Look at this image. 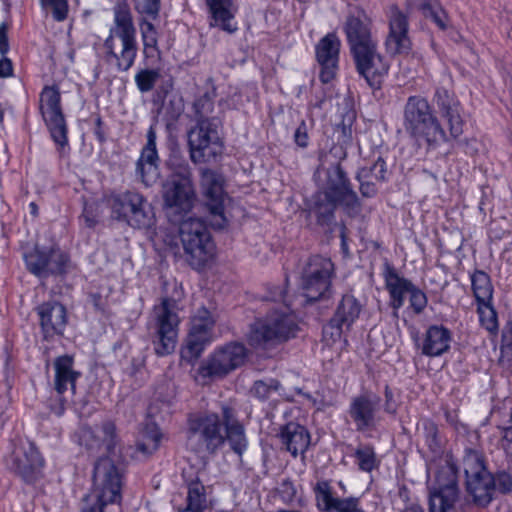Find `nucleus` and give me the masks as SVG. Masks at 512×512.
<instances>
[{
    "label": "nucleus",
    "mask_w": 512,
    "mask_h": 512,
    "mask_svg": "<svg viewBox=\"0 0 512 512\" xmlns=\"http://www.w3.org/2000/svg\"><path fill=\"white\" fill-rule=\"evenodd\" d=\"M187 446L194 452L216 454L226 443L239 457L248 446L243 424L235 411L223 406L221 414L203 413L188 419Z\"/></svg>",
    "instance_id": "nucleus-1"
},
{
    "label": "nucleus",
    "mask_w": 512,
    "mask_h": 512,
    "mask_svg": "<svg viewBox=\"0 0 512 512\" xmlns=\"http://www.w3.org/2000/svg\"><path fill=\"white\" fill-rule=\"evenodd\" d=\"M104 442L109 453L99 458L94 466V491L84 498L81 512H121L123 463L115 453L116 427L112 422L102 426Z\"/></svg>",
    "instance_id": "nucleus-2"
},
{
    "label": "nucleus",
    "mask_w": 512,
    "mask_h": 512,
    "mask_svg": "<svg viewBox=\"0 0 512 512\" xmlns=\"http://www.w3.org/2000/svg\"><path fill=\"white\" fill-rule=\"evenodd\" d=\"M175 296L162 298L159 305L154 306L152 312V345L158 356H166L174 352L178 337V301L182 292L176 290Z\"/></svg>",
    "instance_id": "nucleus-3"
},
{
    "label": "nucleus",
    "mask_w": 512,
    "mask_h": 512,
    "mask_svg": "<svg viewBox=\"0 0 512 512\" xmlns=\"http://www.w3.org/2000/svg\"><path fill=\"white\" fill-rule=\"evenodd\" d=\"M179 237L186 260L194 269L206 266L215 256V244L205 221L189 217L180 222Z\"/></svg>",
    "instance_id": "nucleus-4"
},
{
    "label": "nucleus",
    "mask_w": 512,
    "mask_h": 512,
    "mask_svg": "<svg viewBox=\"0 0 512 512\" xmlns=\"http://www.w3.org/2000/svg\"><path fill=\"white\" fill-rule=\"evenodd\" d=\"M405 130L416 139L426 141L429 146L447 140V135L428 101L421 96H410L404 106Z\"/></svg>",
    "instance_id": "nucleus-5"
},
{
    "label": "nucleus",
    "mask_w": 512,
    "mask_h": 512,
    "mask_svg": "<svg viewBox=\"0 0 512 512\" xmlns=\"http://www.w3.org/2000/svg\"><path fill=\"white\" fill-rule=\"evenodd\" d=\"M298 330L291 315L273 311L250 326L247 340L254 348L268 349L295 338Z\"/></svg>",
    "instance_id": "nucleus-6"
},
{
    "label": "nucleus",
    "mask_w": 512,
    "mask_h": 512,
    "mask_svg": "<svg viewBox=\"0 0 512 512\" xmlns=\"http://www.w3.org/2000/svg\"><path fill=\"white\" fill-rule=\"evenodd\" d=\"M348 40L357 72L370 87L380 88L389 65L377 52L376 44L370 34H348Z\"/></svg>",
    "instance_id": "nucleus-7"
},
{
    "label": "nucleus",
    "mask_w": 512,
    "mask_h": 512,
    "mask_svg": "<svg viewBox=\"0 0 512 512\" xmlns=\"http://www.w3.org/2000/svg\"><path fill=\"white\" fill-rule=\"evenodd\" d=\"M219 121H202L188 131L190 159L195 164L216 161L223 153Z\"/></svg>",
    "instance_id": "nucleus-8"
},
{
    "label": "nucleus",
    "mask_w": 512,
    "mask_h": 512,
    "mask_svg": "<svg viewBox=\"0 0 512 512\" xmlns=\"http://www.w3.org/2000/svg\"><path fill=\"white\" fill-rule=\"evenodd\" d=\"M112 215L126 221L135 228H148L154 222V215L150 204L138 192L126 191L110 198Z\"/></svg>",
    "instance_id": "nucleus-9"
},
{
    "label": "nucleus",
    "mask_w": 512,
    "mask_h": 512,
    "mask_svg": "<svg viewBox=\"0 0 512 512\" xmlns=\"http://www.w3.org/2000/svg\"><path fill=\"white\" fill-rule=\"evenodd\" d=\"M333 275L334 264L329 258L311 256L301 275V287L307 301H317L329 293Z\"/></svg>",
    "instance_id": "nucleus-10"
},
{
    "label": "nucleus",
    "mask_w": 512,
    "mask_h": 512,
    "mask_svg": "<svg viewBox=\"0 0 512 512\" xmlns=\"http://www.w3.org/2000/svg\"><path fill=\"white\" fill-rule=\"evenodd\" d=\"M248 351L244 344L230 342L216 349L200 366L203 377L223 378L230 372L242 366Z\"/></svg>",
    "instance_id": "nucleus-11"
},
{
    "label": "nucleus",
    "mask_w": 512,
    "mask_h": 512,
    "mask_svg": "<svg viewBox=\"0 0 512 512\" xmlns=\"http://www.w3.org/2000/svg\"><path fill=\"white\" fill-rule=\"evenodd\" d=\"M61 95L56 86H47L40 96V111L56 144L64 147L68 143L67 125L60 105Z\"/></svg>",
    "instance_id": "nucleus-12"
},
{
    "label": "nucleus",
    "mask_w": 512,
    "mask_h": 512,
    "mask_svg": "<svg viewBox=\"0 0 512 512\" xmlns=\"http://www.w3.org/2000/svg\"><path fill=\"white\" fill-rule=\"evenodd\" d=\"M458 500L456 472L451 466L443 467L436 475L435 484L430 488L429 512H455Z\"/></svg>",
    "instance_id": "nucleus-13"
},
{
    "label": "nucleus",
    "mask_w": 512,
    "mask_h": 512,
    "mask_svg": "<svg viewBox=\"0 0 512 512\" xmlns=\"http://www.w3.org/2000/svg\"><path fill=\"white\" fill-rule=\"evenodd\" d=\"M163 200L169 209L188 211L192 207L194 190L191 172L187 166L173 173L163 184Z\"/></svg>",
    "instance_id": "nucleus-14"
},
{
    "label": "nucleus",
    "mask_w": 512,
    "mask_h": 512,
    "mask_svg": "<svg viewBox=\"0 0 512 512\" xmlns=\"http://www.w3.org/2000/svg\"><path fill=\"white\" fill-rule=\"evenodd\" d=\"M54 389L59 396V404L52 411L60 416L67 405L75 403L76 381L80 373L73 369V358L68 355L57 357L54 361Z\"/></svg>",
    "instance_id": "nucleus-15"
},
{
    "label": "nucleus",
    "mask_w": 512,
    "mask_h": 512,
    "mask_svg": "<svg viewBox=\"0 0 512 512\" xmlns=\"http://www.w3.org/2000/svg\"><path fill=\"white\" fill-rule=\"evenodd\" d=\"M223 182V177L217 172L210 169L202 171L201 184L206 196V206L212 216L211 225L217 229H223L228 224L224 215L226 195Z\"/></svg>",
    "instance_id": "nucleus-16"
},
{
    "label": "nucleus",
    "mask_w": 512,
    "mask_h": 512,
    "mask_svg": "<svg viewBox=\"0 0 512 512\" xmlns=\"http://www.w3.org/2000/svg\"><path fill=\"white\" fill-rule=\"evenodd\" d=\"M68 261L67 254L55 247L49 250H40L36 247L32 252L25 255L28 270L40 278L65 273Z\"/></svg>",
    "instance_id": "nucleus-17"
},
{
    "label": "nucleus",
    "mask_w": 512,
    "mask_h": 512,
    "mask_svg": "<svg viewBox=\"0 0 512 512\" xmlns=\"http://www.w3.org/2000/svg\"><path fill=\"white\" fill-rule=\"evenodd\" d=\"M214 325L215 320L206 308L197 311L191 320L186 349L183 352L185 358L192 360L200 357L205 346L212 340Z\"/></svg>",
    "instance_id": "nucleus-18"
},
{
    "label": "nucleus",
    "mask_w": 512,
    "mask_h": 512,
    "mask_svg": "<svg viewBox=\"0 0 512 512\" xmlns=\"http://www.w3.org/2000/svg\"><path fill=\"white\" fill-rule=\"evenodd\" d=\"M316 60L320 65V81L324 84L335 79L339 68L340 41L336 34H326L316 45Z\"/></svg>",
    "instance_id": "nucleus-19"
},
{
    "label": "nucleus",
    "mask_w": 512,
    "mask_h": 512,
    "mask_svg": "<svg viewBox=\"0 0 512 512\" xmlns=\"http://www.w3.org/2000/svg\"><path fill=\"white\" fill-rule=\"evenodd\" d=\"M43 465L44 459L33 443L22 445L13 453L11 467L25 482L36 481Z\"/></svg>",
    "instance_id": "nucleus-20"
},
{
    "label": "nucleus",
    "mask_w": 512,
    "mask_h": 512,
    "mask_svg": "<svg viewBox=\"0 0 512 512\" xmlns=\"http://www.w3.org/2000/svg\"><path fill=\"white\" fill-rule=\"evenodd\" d=\"M313 490L317 506L325 512H365L359 498L335 496L328 481H318Z\"/></svg>",
    "instance_id": "nucleus-21"
},
{
    "label": "nucleus",
    "mask_w": 512,
    "mask_h": 512,
    "mask_svg": "<svg viewBox=\"0 0 512 512\" xmlns=\"http://www.w3.org/2000/svg\"><path fill=\"white\" fill-rule=\"evenodd\" d=\"M158 162L156 131L154 126H150L147 131V142L142 148L140 157L136 163V173L146 186H151L158 179Z\"/></svg>",
    "instance_id": "nucleus-22"
},
{
    "label": "nucleus",
    "mask_w": 512,
    "mask_h": 512,
    "mask_svg": "<svg viewBox=\"0 0 512 512\" xmlns=\"http://www.w3.org/2000/svg\"><path fill=\"white\" fill-rule=\"evenodd\" d=\"M320 192L348 207H354L358 204V197L339 164L327 170L325 190Z\"/></svg>",
    "instance_id": "nucleus-23"
},
{
    "label": "nucleus",
    "mask_w": 512,
    "mask_h": 512,
    "mask_svg": "<svg viewBox=\"0 0 512 512\" xmlns=\"http://www.w3.org/2000/svg\"><path fill=\"white\" fill-rule=\"evenodd\" d=\"M379 398L368 395L355 397L349 408V416L356 426V430L365 432L376 426V412Z\"/></svg>",
    "instance_id": "nucleus-24"
},
{
    "label": "nucleus",
    "mask_w": 512,
    "mask_h": 512,
    "mask_svg": "<svg viewBox=\"0 0 512 512\" xmlns=\"http://www.w3.org/2000/svg\"><path fill=\"white\" fill-rule=\"evenodd\" d=\"M436 104L440 115L447 121L450 136L454 139L463 133L464 122L459 100L445 89L436 91Z\"/></svg>",
    "instance_id": "nucleus-25"
},
{
    "label": "nucleus",
    "mask_w": 512,
    "mask_h": 512,
    "mask_svg": "<svg viewBox=\"0 0 512 512\" xmlns=\"http://www.w3.org/2000/svg\"><path fill=\"white\" fill-rule=\"evenodd\" d=\"M277 436L280 439L282 448L293 457L304 454L311 440L309 431L296 422H289L281 426Z\"/></svg>",
    "instance_id": "nucleus-26"
},
{
    "label": "nucleus",
    "mask_w": 512,
    "mask_h": 512,
    "mask_svg": "<svg viewBox=\"0 0 512 512\" xmlns=\"http://www.w3.org/2000/svg\"><path fill=\"white\" fill-rule=\"evenodd\" d=\"M210 14V26L225 32H235L238 28L235 15L238 7L234 0H205Z\"/></svg>",
    "instance_id": "nucleus-27"
},
{
    "label": "nucleus",
    "mask_w": 512,
    "mask_h": 512,
    "mask_svg": "<svg viewBox=\"0 0 512 512\" xmlns=\"http://www.w3.org/2000/svg\"><path fill=\"white\" fill-rule=\"evenodd\" d=\"M105 46L117 59L119 69L127 71L132 66L136 56L133 34H110Z\"/></svg>",
    "instance_id": "nucleus-28"
},
{
    "label": "nucleus",
    "mask_w": 512,
    "mask_h": 512,
    "mask_svg": "<svg viewBox=\"0 0 512 512\" xmlns=\"http://www.w3.org/2000/svg\"><path fill=\"white\" fill-rule=\"evenodd\" d=\"M37 311L45 339L62 333L66 325V309L63 305L47 302L40 305Z\"/></svg>",
    "instance_id": "nucleus-29"
},
{
    "label": "nucleus",
    "mask_w": 512,
    "mask_h": 512,
    "mask_svg": "<svg viewBox=\"0 0 512 512\" xmlns=\"http://www.w3.org/2000/svg\"><path fill=\"white\" fill-rule=\"evenodd\" d=\"M467 492L479 506L488 505L495 491L494 476L490 473H480L475 477L466 479Z\"/></svg>",
    "instance_id": "nucleus-30"
},
{
    "label": "nucleus",
    "mask_w": 512,
    "mask_h": 512,
    "mask_svg": "<svg viewBox=\"0 0 512 512\" xmlns=\"http://www.w3.org/2000/svg\"><path fill=\"white\" fill-rule=\"evenodd\" d=\"M451 333L443 326H431L425 333L421 347L422 354L436 357L447 352L450 348Z\"/></svg>",
    "instance_id": "nucleus-31"
},
{
    "label": "nucleus",
    "mask_w": 512,
    "mask_h": 512,
    "mask_svg": "<svg viewBox=\"0 0 512 512\" xmlns=\"http://www.w3.org/2000/svg\"><path fill=\"white\" fill-rule=\"evenodd\" d=\"M411 2L426 22L433 25L434 29L446 30L450 27L449 17L438 0H411ZM427 28L432 29V27Z\"/></svg>",
    "instance_id": "nucleus-32"
},
{
    "label": "nucleus",
    "mask_w": 512,
    "mask_h": 512,
    "mask_svg": "<svg viewBox=\"0 0 512 512\" xmlns=\"http://www.w3.org/2000/svg\"><path fill=\"white\" fill-rule=\"evenodd\" d=\"M361 308V304L353 295H344L330 321L331 325L336 327L339 333L342 332L344 327L349 329L359 317Z\"/></svg>",
    "instance_id": "nucleus-33"
},
{
    "label": "nucleus",
    "mask_w": 512,
    "mask_h": 512,
    "mask_svg": "<svg viewBox=\"0 0 512 512\" xmlns=\"http://www.w3.org/2000/svg\"><path fill=\"white\" fill-rule=\"evenodd\" d=\"M385 283L390 294L391 305L395 311L394 315L397 316V310L403 306L405 295L410 293L413 284L409 280L400 277L391 267L386 269Z\"/></svg>",
    "instance_id": "nucleus-34"
},
{
    "label": "nucleus",
    "mask_w": 512,
    "mask_h": 512,
    "mask_svg": "<svg viewBox=\"0 0 512 512\" xmlns=\"http://www.w3.org/2000/svg\"><path fill=\"white\" fill-rule=\"evenodd\" d=\"M136 11L140 14V31L153 32L158 28L160 0H134Z\"/></svg>",
    "instance_id": "nucleus-35"
},
{
    "label": "nucleus",
    "mask_w": 512,
    "mask_h": 512,
    "mask_svg": "<svg viewBox=\"0 0 512 512\" xmlns=\"http://www.w3.org/2000/svg\"><path fill=\"white\" fill-rule=\"evenodd\" d=\"M162 438L158 426L149 422L145 424L139 433L136 441V450L144 456H149L154 453L158 448Z\"/></svg>",
    "instance_id": "nucleus-36"
},
{
    "label": "nucleus",
    "mask_w": 512,
    "mask_h": 512,
    "mask_svg": "<svg viewBox=\"0 0 512 512\" xmlns=\"http://www.w3.org/2000/svg\"><path fill=\"white\" fill-rule=\"evenodd\" d=\"M337 204L340 202L321 192L314 195L311 211L315 214L318 224L329 225L332 223Z\"/></svg>",
    "instance_id": "nucleus-37"
},
{
    "label": "nucleus",
    "mask_w": 512,
    "mask_h": 512,
    "mask_svg": "<svg viewBox=\"0 0 512 512\" xmlns=\"http://www.w3.org/2000/svg\"><path fill=\"white\" fill-rule=\"evenodd\" d=\"M472 290L478 303H488L492 301L493 286L487 273L477 270L471 276Z\"/></svg>",
    "instance_id": "nucleus-38"
},
{
    "label": "nucleus",
    "mask_w": 512,
    "mask_h": 512,
    "mask_svg": "<svg viewBox=\"0 0 512 512\" xmlns=\"http://www.w3.org/2000/svg\"><path fill=\"white\" fill-rule=\"evenodd\" d=\"M113 14L114 25L118 32H135L133 16L127 0H116Z\"/></svg>",
    "instance_id": "nucleus-39"
},
{
    "label": "nucleus",
    "mask_w": 512,
    "mask_h": 512,
    "mask_svg": "<svg viewBox=\"0 0 512 512\" xmlns=\"http://www.w3.org/2000/svg\"><path fill=\"white\" fill-rule=\"evenodd\" d=\"M168 93V89L161 87L157 90L154 98V103L164 102V98ZM163 109L165 115L170 121H176L184 111V102L182 97L178 95H172L167 103H163Z\"/></svg>",
    "instance_id": "nucleus-40"
},
{
    "label": "nucleus",
    "mask_w": 512,
    "mask_h": 512,
    "mask_svg": "<svg viewBox=\"0 0 512 512\" xmlns=\"http://www.w3.org/2000/svg\"><path fill=\"white\" fill-rule=\"evenodd\" d=\"M344 30L345 32H370V19L362 9L355 8L347 16Z\"/></svg>",
    "instance_id": "nucleus-41"
},
{
    "label": "nucleus",
    "mask_w": 512,
    "mask_h": 512,
    "mask_svg": "<svg viewBox=\"0 0 512 512\" xmlns=\"http://www.w3.org/2000/svg\"><path fill=\"white\" fill-rule=\"evenodd\" d=\"M187 506L198 512L207 508V497L204 485L199 481H192L188 485Z\"/></svg>",
    "instance_id": "nucleus-42"
},
{
    "label": "nucleus",
    "mask_w": 512,
    "mask_h": 512,
    "mask_svg": "<svg viewBox=\"0 0 512 512\" xmlns=\"http://www.w3.org/2000/svg\"><path fill=\"white\" fill-rule=\"evenodd\" d=\"M463 470L466 479L475 477L480 473H487L482 456L475 450L468 449L462 460Z\"/></svg>",
    "instance_id": "nucleus-43"
},
{
    "label": "nucleus",
    "mask_w": 512,
    "mask_h": 512,
    "mask_svg": "<svg viewBox=\"0 0 512 512\" xmlns=\"http://www.w3.org/2000/svg\"><path fill=\"white\" fill-rule=\"evenodd\" d=\"M214 110V103L208 93L197 98L193 103L194 118L196 123L202 121H218L217 118L211 117Z\"/></svg>",
    "instance_id": "nucleus-44"
},
{
    "label": "nucleus",
    "mask_w": 512,
    "mask_h": 512,
    "mask_svg": "<svg viewBox=\"0 0 512 512\" xmlns=\"http://www.w3.org/2000/svg\"><path fill=\"white\" fill-rule=\"evenodd\" d=\"M477 305L481 325L490 333H496L498 331V318L491 302L478 303Z\"/></svg>",
    "instance_id": "nucleus-45"
},
{
    "label": "nucleus",
    "mask_w": 512,
    "mask_h": 512,
    "mask_svg": "<svg viewBox=\"0 0 512 512\" xmlns=\"http://www.w3.org/2000/svg\"><path fill=\"white\" fill-rule=\"evenodd\" d=\"M358 172L363 178H371L376 182H381L386 180L388 170L385 160L378 157L372 165L364 166Z\"/></svg>",
    "instance_id": "nucleus-46"
},
{
    "label": "nucleus",
    "mask_w": 512,
    "mask_h": 512,
    "mask_svg": "<svg viewBox=\"0 0 512 512\" xmlns=\"http://www.w3.org/2000/svg\"><path fill=\"white\" fill-rule=\"evenodd\" d=\"M385 45L391 54L407 53L411 48L408 34H388Z\"/></svg>",
    "instance_id": "nucleus-47"
},
{
    "label": "nucleus",
    "mask_w": 512,
    "mask_h": 512,
    "mask_svg": "<svg viewBox=\"0 0 512 512\" xmlns=\"http://www.w3.org/2000/svg\"><path fill=\"white\" fill-rule=\"evenodd\" d=\"M159 77H160V74L157 70L144 69V70H140L135 75V82H136L138 89L142 93H146V92L151 91L154 88Z\"/></svg>",
    "instance_id": "nucleus-48"
},
{
    "label": "nucleus",
    "mask_w": 512,
    "mask_h": 512,
    "mask_svg": "<svg viewBox=\"0 0 512 512\" xmlns=\"http://www.w3.org/2000/svg\"><path fill=\"white\" fill-rule=\"evenodd\" d=\"M355 457L362 471L370 472L376 466V455L371 446L359 447L355 451Z\"/></svg>",
    "instance_id": "nucleus-49"
},
{
    "label": "nucleus",
    "mask_w": 512,
    "mask_h": 512,
    "mask_svg": "<svg viewBox=\"0 0 512 512\" xmlns=\"http://www.w3.org/2000/svg\"><path fill=\"white\" fill-rule=\"evenodd\" d=\"M78 443L84 446L88 451L97 450L101 446L99 438L96 436L95 431L86 425L79 428L77 433Z\"/></svg>",
    "instance_id": "nucleus-50"
},
{
    "label": "nucleus",
    "mask_w": 512,
    "mask_h": 512,
    "mask_svg": "<svg viewBox=\"0 0 512 512\" xmlns=\"http://www.w3.org/2000/svg\"><path fill=\"white\" fill-rule=\"evenodd\" d=\"M280 386V382L276 379H269L268 381L259 380L254 383L251 392L260 400H266L272 392L278 391Z\"/></svg>",
    "instance_id": "nucleus-51"
},
{
    "label": "nucleus",
    "mask_w": 512,
    "mask_h": 512,
    "mask_svg": "<svg viewBox=\"0 0 512 512\" xmlns=\"http://www.w3.org/2000/svg\"><path fill=\"white\" fill-rule=\"evenodd\" d=\"M44 8L50 12L56 21H63L68 13L67 0H42Z\"/></svg>",
    "instance_id": "nucleus-52"
},
{
    "label": "nucleus",
    "mask_w": 512,
    "mask_h": 512,
    "mask_svg": "<svg viewBox=\"0 0 512 512\" xmlns=\"http://www.w3.org/2000/svg\"><path fill=\"white\" fill-rule=\"evenodd\" d=\"M390 32H408L407 16L396 6H392L389 11Z\"/></svg>",
    "instance_id": "nucleus-53"
},
{
    "label": "nucleus",
    "mask_w": 512,
    "mask_h": 512,
    "mask_svg": "<svg viewBox=\"0 0 512 512\" xmlns=\"http://www.w3.org/2000/svg\"><path fill=\"white\" fill-rule=\"evenodd\" d=\"M409 295L410 306L414 310V312L416 314H420L421 312H423V310L427 306L426 294L422 290L413 285Z\"/></svg>",
    "instance_id": "nucleus-54"
},
{
    "label": "nucleus",
    "mask_w": 512,
    "mask_h": 512,
    "mask_svg": "<svg viewBox=\"0 0 512 512\" xmlns=\"http://www.w3.org/2000/svg\"><path fill=\"white\" fill-rule=\"evenodd\" d=\"M495 481V490L498 489L502 493H507L512 490V476L505 472L501 471L496 474L494 477Z\"/></svg>",
    "instance_id": "nucleus-55"
},
{
    "label": "nucleus",
    "mask_w": 512,
    "mask_h": 512,
    "mask_svg": "<svg viewBox=\"0 0 512 512\" xmlns=\"http://www.w3.org/2000/svg\"><path fill=\"white\" fill-rule=\"evenodd\" d=\"M357 179L360 182V191L364 197H372L376 194L377 188L375 186V180L371 178H363L357 173Z\"/></svg>",
    "instance_id": "nucleus-56"
},
{
    "label": "nucleus",
    "mask_w": 512,
    "mask_h": 512,
    "mask_svg": "<svg viewBox=\"0 0 512 512\" xmlns=\"http://www.w3.org/2000/svg\"><path fill=\"white\" fill-rule=\"evenodd\" d=\"M294 139L297 145L300 147H306L308 144L307 126L304 121L300 123L295 131Z\"/></svg>",
    "instance_id": "nucleus-57"
},
{
    "label": "nucleus",
    "mask_w": 512,
    "mask_h": 512,
    "mask_svg": "<svg viewBox=\"0 0 512 512\" xmlns=\"http://www.w3.org/2000/svg\"><path fill=\"white\" fill-rule=\"evenodd\" d=\"M13 76V64L12 61L3 57L0 59V78H8Z\"/></svg>",
    "instance_id": "nucleus-58"
},
{
    "label": "nucleus",
    "mask_w": 512,
    "mask_h": 512,
    "mask_svg": "<svg viewBox=\"0 0 512 512\" xmlns=\"http://www.w3.org/2000/svg\"><path fill=\"white\" fill-rule=\"evenodd\" d=\"M504 345L501 352H511L512 350V324L503 332Z\"/></svg>",
    "instance_id": "nucleus-59"
},
{
    "label": "nucleus",
    "mask_w": 512,
    "mask_h": 512,
    "mask_svg": "<svg viewBox=\"0 0 512 512\" xmlns=\"http://www.w3.org/2000/svg\"><path fill=\"white\" fill-rule=\"evenodd\" d=\"M509 425L499 427L502 431V439L508 441L509 443H512V408L510 411V417H509Z\"/></svg>",
    "instance_id": "nucleus-60"
},
{
    "label": "nucleus",
    "mask_w": 512,
    "mask_h": 512,
    "mask_svg": "<svg viewBox=\"0 0 512 512\" xmlns=\"http://www.w3.org/2000/svg\"><path fill=\"white\" fill-rule=\"evenodd\" d=\"M385 398H386L385 410L388 413H394L395 412V408L391 405L393 394H392V391L389 389L388 386H386V388H385Z\"/></svg>",
    "instance_id": "nucleus-61"
},
{
    "label": "nucleus",
    "mask_w": 512,
    "mask_h": 512,
    "mask_svg": "<svg viewBox=\"0 0 512 512\" xmlns=\"http://www.w3.org/2000/svg\"><path fill=\"white\" fill-rule=\"evenodd\" d=\"M82 218L85 222V225L89 228L91 227H94L95 224H96V219L94 218V216L88 211L87 208L84 209V212H83V215H82Z\"/></svg>",
    "instance_id": "nucleus-62"
},
{
    "label": "nucleus",
    "mask_w": 512,
    "mask_h": 512,
    "mask_svg": "<svg viewBox=\"0 0 512 512\" xmlns=\"http://www.w3.org/2000/svg\"><path fill=\"white\" fill-rule=\"evenodd\" d=\"M9 51V40L7 34H0V54L5 55Z\"/></svg>",
    "instance_id": "nucleus-63"
},
{
    "label": "nucleus",
    "mask_w": 512,
    "mask_h": 512,
    "mask_svg": "<svg viewBox=\"0 0 512 512\" xmlns=\"http://www.w3.org/2000/svg\"><path fill=\"white\" fill-rule=\"evenodd\" d=\"M143 35V41L146 48L148 47H155L156 45V39L154 37L155 34H142Z\"/></svg>",
    "instance_id": "nucleus-64"
}]
</instances>
